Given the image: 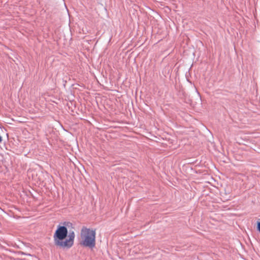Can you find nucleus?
<instances>
[{"mask_svg":"<svg viewBox=\"0 0 260 260\" xmlns=\"http://www.w3.org/2000/svg\"><path fill=\"white\" fill-rule=\"evenodd\" d=\"M68 234L66 226L58 225L53 235L55 245L61 248L71 247L74 244L75 233L74 232H70L69 235Z\"/></svg>","mask_w":260,"mask_h":260,"instance_id":"obj_1","label":"nucleus"},{"mask_svg":"<svg viewBox=\"0 0 260 260\" xmlns=\"http://www.w3.org/2000/svg\"><path fill=\"white\" fill-rule=\"evenodd\" d=\"M82 244L86 247L93 248L95 245V231L85 227L81 231Z\"/></svg>","mask_w":260,"mask_h":260,"instance_id":"obj_2","label":"nucleus"},{"mask_svg":"<svg viewBox=\"0 0 260 260\" xmlns=\"http://www.w3.org/2000/svg\"><path fill=\"white\" fill-rule=\"evenodd\" d=\"M257 229L260 232V221L257 222Z\"/></svg>","mask_w":260,"mask_h":260,"instance_id":"obj_3","label":"nucleus"},{"mask_svg":"<svg viewBox=\"0 0 260 260\" xmlns=\"http://www.w3.org/2000/svg\"><path fill=\"white\" fill-rule=\"evenodd\" d=\"M2 137H1V136L0 135V143H1L2 142Z\"/></svg>","mask_w":260,"mask_h":260,"instance_id":"obj_4","label":"nucleus"}]
</instances>
